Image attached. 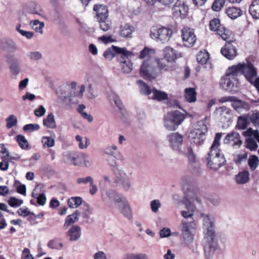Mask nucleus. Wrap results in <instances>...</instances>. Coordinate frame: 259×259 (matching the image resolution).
Returning <instances> with one entry per match:
<instances>
[{
	"mask_svg": "<svg viewBox=\"0 0 259 259\" xmlns=\"http://www.w3.org/2000/svg\"><path fill=\"white\" fill-rule=\"evenodd\" d=\"M203 232V245L204 255L206 259H211L214 252L218 248V244L216 239L214 219L212 215H204Z\"/></svg>",
	"mask_w": 259,
	"mask_h": 259,
	"instance_id": "1",
	"label": "nucleus"
},
{
	"mask_svg": "<svg viewBox=\"0 0 259 259\" xmlns=\"http://www.w3.org/2000/svg\"><path fill=\"white\" fill-rule=\"evenodd\" d=\"M222 136V133L216 134L207 159L208 166L214 170L220 168L225 162L224 155L219 149Z\"/></svg>",
	"mask_w": 259,
	"mask_h": 259,
	"instance_id": "2",
	"label": "nucleus"
},
{
	"mask_svg": "<svg viewBox=\"0 0 259 259\" xmlns=\"http://www.w3.org/2000/svg\"><path fill=\"white\" fill-rule=\"evenodd\" d=\"M207 127L203 121H199L188 135L190 143L196 146L202 145L205 139Z\"/></svg>",
	"mask_w": 259,
	"mask_h": 259,
	"instance_id": "3",
	"label": "nucleus"
},
{
	"mask_svg": "<svg viewBox=\"0 0 259 259\" xmlns=\"http://www.w3.org/2000/svg\"><path fill=\"white\" fill-rule=\"evenodd\" d=\"M112 48L119 55L118 59L121 71L124 73H130L133 70V63L128 58L134 56V53L125 48H119L113 45Z\"/></svg>",
	"mask_w": 259,
	"mask_h": 259,
	"instance_id": "4",
	"label": "nucleus"
},
{
	"mask_svg": "<svg viewBox=\"0 0 259 259\" xmlns=\"http://www.w3.org/2000/svg\"><path fill=\"white\" fill-rule=\"evenodd\" d=\"M185 118V114L179 111H170L164 116V126L168 131H176Z\"/></svg>",
	"mask_w": 259,
	"mask_h": 259,
	"instance_id": "5",
	"label": "nucleus"
},
{
	"mask_svg": "<svg viewBox=\"0 0 259 259\" xmlns=\"http://www.w3.org/2000/svg\"><path fill=\"white\" fill-rule=\"evenodd\" d=\"M140 73L141 76L148 80L155 79L159 75V70L156 65V60L148 59L142 64Z\"/></svg>",
	"mask_w": 259,
	"mask_h": 259,
	"instance_id": "6",
	"label": "nucleus"
},
{
	"mask_svg": "<svg viewBox=\"0 0 259 259\" xmlns=\"http://www.w3.org/2000/svg\"><path fill=\"white\" fill-rule=\"evenodd\" d=\"M196 228V224L195 221H182L181 222V238L187 246L193 241Z\"/></svg>",
	"mask_w": 259,
	"mask_h": 259,
	"instance_id": "7",
	"label": "nucleus"
},
{
	"mask_svg": "<svg viewBox=\"0 0 259 259\" xmlns=\"http://www.w3.org/2000/svg\"><path fill=\"white\" fill-rule=\"evenodd\" d=\"M172 33V30L168 28L153 26L151 28L150 35L152 39L165 43L170 39Z\"/></svg>",
	"mask_w": 259,
	"mask_h": 259,
	"instance_id": "8",
	"label": "nucleus"
},
{
	"mask_svg": "<svg viewBox=\"0 0 259 259\" xmlns=\"http://www.w3.org/2000/svg\"><path fill=\"white\" fill-rule=\"evenodd\" d=\"M187 195L188 199L185 200L184 203L187 210H182L181 211V215L185 219L191 218L193 215L195 205L200 204L201 202V200L196 195L192 196L188 193Z\"/></svg>",
	"mask_w": 259,
	"mask_h": 259,
	"instance_id": "9",
	"label": "nucleus"
},
{
	"mask_svg": "<svg viewBox=\"0 0 259 259\" xmlns=\"http://www.w3.org/2000/svg\"><path fill=\"white\" fill-rule=\"evenodd\" d=\"M103 154L106 157L108 164L112 167L116 165V160L120 156L117 146L114 144L107 145L104 149Z\"/></svg>",
	"mask_w": 259,
	"mask_h": 259,
	"instance_id": "10",
	"label": "nucleus"
},
{
	"mask_svg": "<svg viewBox=\"0 0 259 259\" xmlns=\"http://www.w3.org/2000/svg\"><path fill=\"white\" fill-rule=\"evenodd\" d=\"M220 26V20L214 18L209 23L210 29L211 30L217 31L218 34L221 36L222 39L225 41L229 40L232 35V33L228 29L223 28V29H218Z\"/></svg>",
	"mask_w": 259,
	"mask_h": 259,
	"instance_id": "11",
	"label": "nucleus"
},
{
	"mask_svg": "<svg viewBox=\"0 0 259 259\" xmlns=\"http://www.w3.org/2000/svg\"><path fill=\"white\" fill-rule=\"evenodd\" d=\"M113 172L117 175L120 188L124 192H126L130 191L132 188V185L126 174L123 170L118 169L116 170V171L114 170Z\"/></svg>",
	"mask_w": 259,
	"mask_h": 259,
	"instance_id": "12",
	"label": "nucleus"
},
{
	"mask_svg": "<svg viewBox=\"0 0 259 259\" xmlns=\"http://www.w3.org/2000/svg\"><path fill=\"white\" fill-rule=\"evenodd\" d=\"M169 147L174 150H180L183 142V136L178 132L172 133L166 136Z\"/></svg>",
	"mask_w": 259,
	"mask_h": 259,
	"instance_id": "13",
	"label": "nucleus"
},
{
	"mask_svg": "<svg viewBox=\"0 0 259 259\" xmlns=\"http://www.w3.org/2000/svg\"><path fill=\"white\" fill-rule=\"evenodd\" d=\"M182 36L184 45L186 47H191L196 42V37L193 29L184 28L182 30Z\"/></svg>",
	"mask_w": 259,
	"mask_h": 259,
	"instance_id": "14",
	"label": "nucleus"
},
{
	"mask_svg": "<svg viewBox=\"0 0 259 259\" xmlns=\"http://www.w3.org/2000/svg\"><path fill=\"white\" fill-rule=\"evenodd\" d=\"M189 8L186 0H178L172 8L174 16H186L188 14Z\"/></svg>",
	"mask_w": 259,
	"mask_h": 259,
	"instance_id": "15",
	"label": "nucleus"
},
{
	"mask_svg": "<svg viewBox=\"0 0 259 259\" xmlns=\"http://www.w3.org/2000/svg\"><path fill=\"white\" fill-rule=\"evenodd\" d=\"M241 74H243L246 79L250 83L253 82L257 75V71L253 65L247 62L246 64H242Z\"/></svg>",
	"mask_w": 259,
	"mask_h": 259,
	"instance_id": "16",
	"label": "nucleus"
},
{
	"mask_svg": "<svg viewBox=\"0 0 259 259\" xmlns=\"http://www.w3.org/2000/svg\"><path fill=\"white\" fill-rule=\"evenodd\" d=\"M117 209L126 218L130 219L132 216V209L128 201L124 197H122L116 204Z\"/></svg>",
	"mask_w": 259,
	"mask_h": 259,
	"instance_id": "17",
	"label": "nucleus"
},
{
	"mask_svg": "<svg viewBox=\"0 0 259 259\" xmlns=\"http://www.w3.org/2000/svg\"><path fill=\"white\" fill-rule=\"evenodd\" d=\"M221 52L229 60H233L237 56V49L230 41L226 42L224 47L222 48Z\"/></svg>",
	"mask_w": 259,
	"mask_h": 259,
	"instance_id": "18",
	"label": "nucleus"
},
{
	"mask_svg": "<svg viewBox=\"0 0 259 259\" xmlns=\"http://www.w3.org/2000/svg\"><path fill=\"white\" fill-rule=\"evenodd\" d=\"M164 58L168 63L175 64L176 60L181 57V54L170 47L163 50Z\"/></svg>",
	"mask_w": 259,
	"mask_h": 259,
	"instance_id": "19",
	"label": "nucleus"
},
{
	"mask_svg": "<svg viewBox=\"0 0 259 259\" xmlns=\"http://www.w3.org/2000/svg\"><path fill=\"white\" fill-rule=\"evenodd\" d=\"M224 143L235 147H240L242 144L240 136L237 132H234L228 134L224 139Z\"/></svg>",
	"mask_w": 259,
	"mask_h": 259,
	"instance_id": "20",
	"label": "nucleus"
},
{
	"mask_svg": "<svg viewBox=\"0 0 259 259\" xmlns=\"http://www.w3.org/2000/svg\"><path fill=\"white\" fill-rule=\"evenodd\" d=\"M236 77L230 76L226 74L222 77L220 81L221 88L226 91L231 90L234 86Z\"/></svg>",
	"mask_w": 259,
	"mask_h": 259,
	"instance_id": "21",
	"label": "nucleus"
},
{
	"mask_svg": "<svg viewBox=\"0 0 259 259\" xmlns=\"http://www.w3.org/2000/svg\"><path fill=\"white\" fill-rule=\"evenodd\" d=\"M123 196L112 190H108L102 194V198L106 202L114 201L116 204Z\"/></svg>",
	"mask_w": 259,
	"mask_h": 259,
	"instance_id": "22",
	"label": "nucleus"
},
{
	"mask_svg": "<svg viewBox=\"0 0 259 259\" xmlns=\"http://www.w3.org/2000/svg\"><path fill=\"white\" fill-rule=\"evenodd\" d=\"M42 11L39 9L38 5L34 3L27 5L23 9V15H42Z\"/></svg>",
	"mask_w": 259,
	"mask_h": 259,
	"instance_id": "23",
	"label": "nucleus"
},
{
	"mask_svg": "<svg viewBox=\"0 0 259 259\" xmlns=\"http://www.w3.org/2000/svg\"><path fill=\"white\" fill-rule=\"evenodd\" d=\"M235 182L238 185H244L249 182L250 174L248 170H244L239 172L234 178Z\"/></svg>",
	"mask_w": 259,
	"mask_h": 259,
	"instance_id": "24",
	"label": "nucleus"
},
{
	"mask_svg": "<svg viewBox=\"0 0 259 259\" xmlns=\"http://www.w3.org/2000/svg\"><path fill=\"white\" fill-rule=\"evenodd\" d=\"M79 153L68 151L63 154V160L64 162L72 164L74 165H78V159Z\"/></svg>",
	"mask_w": 259,
	"mask_h": 259,
	"instance_id": "25",
	"label": "nucleus"
},
{
	"mask_svg": "<svg viewBox=\"0 0 259 259\" xmlns=\"http://www.w3.org/2000/svg\"><path fill=\"white\" fill-rule=\"evenodd\" d=\"M81 234V228L77 225L72 226L67 232V235L69 237L71 241L78 240L80 238Z\"/></svg>",
	"mask_w": 259,
	"mask_h": 259,
	"instance_id": "26",
	"label": "nucleus"
},
{
	"mask_svg": "<svg viewBox=\"0 0 259 259\" xmlns=\"http://www.w3.org/2000/svg\"><path fill=\"white\" fill-rule=\"evenodd\" d=\"M215 113L222 120H229L232 116L231 110L226 106H222L217 108Z\"/></svg>",
	"mask_w": 259,
	"mask_h": 259,
	"instance_id": "27",
	"label": "nucleus"
},
{
	"mask_svg": "<svg viewBox=\"0 0 259 259\" xmlns=\"http://www.w3.org/2000/svg\"><path fill=\"white\" fill-rule=\"evenodd\" d=\"M232 106L238 113L242 112L243 109L248 110L249 109V106L247 103L242 101L235 97V100L232 103Z\"/></svg>",
	"mask_w": 259,
	"mask_h": 259,
	"instance_id": "28",
	"label": "nucleus"
},
{
	"mask_svg": "<svg viewBox=\"0 0 259 259\" xmlns=\"http://www.w3.org/2000/svg\"><path fill=\"white\" fill-rule=\"evenodd\" d=\"M156 65L159 70V74L162 71H173L176 69V65L172 63L171 65H167L159 59L156 60Z\"/></svg>",
	"mask_w": 259,
	"mask_h": 259,
	"instance_id": "29",
	"label": "nucleus"
},
{
	"mask_svg": "<svg viewBox=\"0 0 259 259\" xmlns=\"http://www.w3.org/2000/svg\"><path fill=\"white\" fill-rule=\"evenodd\" d=\"M80 215L81 213L78 210H75L72 214L68 215L65 219L63 225L64 229H66L71 224L75 223Z\"/></svg>",
	"mask_w": 259,
	"mask_h": 259,
	"instance_id": "30",
	"label": "nucleus"
},
{
	"mask_svg": "<svg viewBox=\"0 0 259 259\" xmlns=\"http://www.w3.org/2000/svg\"><path fill=\"white\" fill-rule=\"evenodd\" d=\"M183 155L186 157L190 163H193L196 161V155L191 146H187L182 151Z\"/></svg>",
	"mask_w": 259,
	"mask_h": 259,
	"instance_id": "31",
	"label": "nucleus"
},
{
	"mask_svg": "<svg viewBox=\"0 0 259 259\" xmlns=\"http://www.w3.org/2000/svg\"><path fill=\"white\" fill-rule=\"evenodd\" d=\"M197 61L202 65H206V68H210V66L208 62L209 59V55L206 51H200L196 57Z\"/></svg>",
	"mask_w": 259,
	"mask_h": 259,
	"instance_id": "32",
	"label": "nucleus"
},
{
	"mask_svg": "<svg viewBox=\"0 0 259 259\" xmlns=\"http://www.w3.org/2000/svg\"><path fill=\"white\" fill-rule=\"evenodd\" d=\"M135 31L133 26L125 24L120 26V35L124 37H131L132 33Z\"/></svg>",
	"mask_w": 259,
	"mask_h": 259,
	"instance_id": "33",
	"label": "nucleus"
},
{
	"mask_svg": "<svg viewBox=\"0 0 259 259\" xmlns=\"http://www.w3.org/2000/svg\"><path fill=\"white\" fill-rule=\"evenodd\" d=\"M77 162L78 165L89 167L92 165L93 161L91 157L88 155L82 153H79Z\"/></svg>",
	"mask_w": 259,
	"mask_h": 259,
	"instance_id": "34",
	"label": "nucleus"
},
{
	"mask_svg": "<svg viewBox=\"0 0 259 259\" xmlns=\"http://www.w3.org/2000/svg\"><path fill=\"white\" fill-rule=\"evenodd\" d=\"M151 94H152V95L150 96L149 98L156 100L158 101L165 100L168 98V95L165 92L155 89L152 90Z\"/></svg>",
	"mask_w": 259,
	"mask_h": 259,
	"instance_id": "35",
	"label": "nucleus"
},
{
	"mask_svg": "<svg viewBox=\"0 0 259 259\" xmlns=\"http://www.w3.org/2000/svg\"><path fill=\"white\" fill-rule=\"evenodd\" d=\"M98 21L100 28L104 31H107L111 27L112 22L109 17H98Z\"/></svg>",
	"mask_w": 259,
	"mask_h": 259,
	"instance_id": "36",
	"label": "nucleus"
},
{
	"mask_svg": "<svg viewBox=\"0 0 259 259\" xmlns=\"http://www.w3.org/2000/svg\"><path fill=\"white\" fill-rule=\"evenodd\" d=\"M185 97L187 101L193 103L196 101V92L194 88H187L185 90Z\"/></svg>",
	"mask_w": 259,
	"mask_h": 259,
	"instance_id": "37",
	"label": "nucleus"
},
{
	"mask_svg": "<svg viewBox=\"0 0 259 259\" xmlns=\"http://www.w3.org/2000/svg\"><path fill=\"white\" fill-rule=\"evenodd\" d=\"M242 67V64H238L236 65H233L229 67L226 72V74L230 76H234L241 74V69Z\"/></svg>",
	"mask_w": 259,
	"mask_h": 259,
	"instance_id": "38",
	"label": "nucleus"
},
{
	"mask_svg": "<svg viewBox=\"0 0 259 259\" xmlns=\"http://www.w3.org/2000/svg\"><path fill=\"white\" fill-rule=\"evenodd\" d=\"M155 50L146 47L140 52L139 58L140 59H142L145 58H149V59H152L151 58L155 55Z\"/></svg>",
	"mask_w": 259,
	"mask_h": 259,
	"instance_id": "39",
	"label": "nucleus"
},
{
	"mask_svg": "<svg viewBox=\"0 0 259 259\" xmlns=\"http://www.w3.org/2000/svg\"><path fill=\"white\" fill-rule=\"evenodd\" d=\"M44 125L49 128H55L56 127V121L54 114L51 113L43 120Z\"/></svg>",
	"mask_w": 259,
	"mask_h": 259,
	"instance_id": "40",
	"label": "nucleus"
},
{
	"mask_svg": "<svg viewBox=\"0 0 259 259\" xmlns=\"http://www.w3.org/2000/svg\"><path fill=\"white\" fill-rule=\"evenodd\" d=\"M249 118L248 115H243L238 117L237 126L240 128L245 129L249 123Z\"/></svg>",
	"mask_w": 259,
	"mask_h": 259,
	"instance_id": "41",
	"label": "nucleus"
},
{
	"mask_svg": "<svg viewBox=\"0 0 259 259\" xmlns=\"http://www.w3.org/2000/svg\"><path fill=\"white\" fill-rule=\"evenodd\" d=\"M94 10L96 12L97 16H107L108 13V10L106 6L104 5H95Z\"/></svg>",
	"mask_w": 259,
	"mask_h": 259,
	"instance_id": "42",
	"label": "nucleus"
},
{
	"mask_svg": "<svg viewBox=\"0 0 259 259\" xmlns=\"http://www.w3.org/2000/svg\"><path fill=\"white\" fill-rule=\"evenodd\" d=\"M69 207L76 208L79 207L82 203V199L80 197H72L67 201Z\"/></svg>",
	"mask_w": 259,
	"mask_h": 259,
	"instance_id": "43",
	"label": "nucleus"
},
{
	"mask_svg": "<svg viewBox=\"0 0 259 259\" xmlns=\"http://www.w3.org/2000/svg\"><path fill=\"white\" fill-rule=\"evenodd\" d=\"M137 84L139 85L140 92L142 94L148 96L149 97L152 93V90L150 89L149 87L141 80H137Z\"/></svg>",
	"mask_w": 259,
	"mask_h": 259,
	"instance_id": "44",
	"label": "nucleus"
},
{
	"mask_svg": "<svg viewBox=\"0 0 259 259\" xmlns=\"http://www.w3.org/2000/svg\"><path fill=\"white\" fill-rule=\"evenodd\" d=\"M249 11L251 16H259V0H254L252 2Z\"/></svg>",
	"mask_w": 259,
	"mask_h": 259,
	"instance_id": "45",
	"label": "nucleus"
},
{
	"mask_svg": "<svg viewBox=\"0 0 259 259\" xmlns=\"http://www.w3.org/2000/svg\"><path fill=\"white\" fill-rule=\"evenodd\" d=\"M248 164L251 170H255L259 165L258 157L255 155H251L248 159Z\"/></svg>",
	"mask_w": 259,
	"mask_h": 259,
	"instance_id": "46",
	"label": "nucleus"
},
{
	"mask_svg": "<svg viewBox=\"0 0 259 259\" xmlns=\"http://www.w3.org/2000/svg\"><path fill=\"white\" fill-rule=\"evenodd\" d=\"M31 27L37 32L40 34L43 33L42 28L44 27V23L38 20L31 21L30 23Z\"/></svg>",
	"mask_w": 259,
	"mask_h": 259,
	"instance_id": "47",
	"label": "nucleus"
},
{
	"mask_svg": "<svg viewBox=\"0 0 259 259\" xmlns=\"http://www.w3.org/2000/svg\"><path fill=\"white\" fill-rule=\"evenodd\" d=\"M27 56L28 59L32 61H38L42 59L43 56L39 51H31L28 53Z\"/></svg>",
	"mask_w": 259,
	"mask_h": 259,
	"instance_id": "48",
	"label": "nucleus"
},
{
	"mask_svg": "<svg viewBox=\"0 0 259 259\" xmlns=\"http://www.w3.org/2000/svg\"><path fill=\"white\" fill-rule=\"evenodd\" d=\"M3 48L4 50L11 52H14L18 49L16 43L11 39L6 40L5 46L3 47Z\"/></svg>",
	"mask_w": 259,
	"mask_h": 259,
	"instance_id": "49",
	"label": "nucleus"
},
{
	"mask_svg": "<svg viewBox=\"0 0 259 259\" xmlns=\"http://www.w3.org/2000/svg\"><path fill=\"white\" fill-rule=\"evenodd\" d=\"M228 16H241L243 15L241 10L236 7H230L226 10Z\"/></svg>",
	"mask_w": 259,
	"mask_h": 259,
	"instance_id": "50",
	"label": "nucleus"
},
{
	"mask_svg": "<svg viewBox=\"0 0 259 259\" xmlns=\"http://www.w3.org/2000/svg\"><path fill=\"white\" fill-rule=\"evenodd\" d=\"M76 140L78 142V147L80 149H85L90 144V141L87 138H85L83 140L79 135L75 137Z\"/></svg>",
	"mask_w": 259,
	"mask_h": 259,
	"instance_id": "51",
	"label": "nucleus"
},
{
	"mask_svg": "<svg viewBox=\"0 0 259 259\" xmlns=\"http://www.w3.org/2000/svg\"><path fill=\"white\" fill-rule=\"evenodd\" d=\"M250 122L255 126L259 125V111H253L251 114L249 115Z\"/></svg>",
	"mask_w": 259,
	"mask_h": 259,
	"instance_id": "52",
	"label": "nucleus"
},
{
	"mask_svg": "<svg viewBox=\"0 0 259 259\" xmlns=\"http://www.w3.org/2000/svg\"><path fill=\"white\" fill-rule=\"evenodd\" d=\"M247 157V153L245 152L236 153L233 155V161L236 164H240L243 160H245Z\"/></svg>",
	"mask_w": 259,
	"mask_h": 259,
	"instance_id": "53",
	"label": "nucleus"
},
{
	"mask_svg": "<svg viewBox=\"0 0 259 259\" xmlns=\"http://www.w3.org/2000/svg\"><path fill=\"white\" fill-rule=\"evenodd\" d=\"M16 140L20 147L23 149H25L28 147V143L24 136L19 135L16 137Z\"/></svg>",
	"mask_w": 259,
	"mask_h": 259,
	"instance_id": "54",
	"label": "nucleus"
},
{
	"mask_svg": "<svg viewBox=\"0 0 259 259\" xmlns=\"http://www.w3.org/2000/svg\"><path fill=\"white\" fill-rule=\"evenodd\" d=\"M41 142L44 147H52L55 145L54 139L49 137H43L41 139Z\"/></svg>",
	"mask_w": 259,
	"mask_h": 259,
	"instance_id": "55",
	"label": "nucleus"
},
{
	"mask_svg": "<svg viewBox=\"0 0 259 259\" xmlns=\"http://www.w3.org/2000/svg\"><path fill=\"white\" fill-rule=\"evenodd\" d=\"M85 87L84 85L82 84L81 85L80 87V89L79 91V92L76 94V93L72 94V93H69V94H64V95H60V97L61 99H66L67 98H70L74 96H80V97L82 96V94L83 92L85 91Z\"/></svg>",
	"mask_w": 259,
	"mask_h": 259,
	"instance_id": "56",
	"label": "nucleus"
},
{
	"mask_svg": "<svg viewBox=\"0 0 259 259\" xmlns=\"http://www.w3.org/2000/svg\"><path fill=\"white\" fill-rule=\"evenodd\" d=\"M7 127L11 128L15 126L17 123V118L13 114L10 115L7 119Z\"/></svg>",
	"mask_w": 259,
	"mask_h": 259,
	"instance_id": "57",
	"label": "nucleus"
},
{
	"mask_svg": "<svg viewBox=\"0 0 259 259\" xmlns=\"http://www.w3.org/2000/svg\"><path fill=\"white\" fill-rule=\"evenodd\" d=\"M109 99L111 102H114L115 105L119 109L121 108V103L118 96L115 93H112L109 96Z\"/></svg>",
	"mask_w": 259,
	"mask_h": 259,
	"instance_id": "58",
	"label": "nucleus"
},
{
	"mask_svg": "<svg viewBox=\"0 0 259 259\" xmlns=\"http://www.w3.org/2000/svg\"><path fill=\"white\" fill-rule=\"evenodd\" d=\"M48 246L52 249L60 250L63 247V244L62 242H57L55 240H50L48 244Z\"/></svg>",
	"mask_w": 259,
	"mask_h": 259,
	"instance_id": "59",
	"label": "nucleus"
},
{
	"mask_svg": "<svg viewBox=\"0 0 259 259\" xmlns=\"http://www.w3.org/2000/svg\"><path fill=\"white\" fill-rule=\"evenodd\" d=\"M225 0H215L212 5V9L216 12L220 11L224 6Z\"/></svg>",
	"mask_w": 259,
	"mask_h": 259,
	"instance_id": "60",
	"label": "nucleus"
},
{
	"mask_svg": "<svg viewBox=\"0 0 259 259\" xmlns=\"http://www.w3.org/2000/svg\"><path fill=\"white\" fill-rule=\"evenodd\" d=\"M8 202L12 207H18L23 203V201L22 200L12 197L9 199Z\"/></svg>",
	"mask_w": 259,
	"mask_h": 259,
	"instance_id": "61",
	"label": "nucleus"
},
{
	"mask_svg": "<svg viewBox=\"0 0 259 259\" xmlns=\"http://www.w3.org/2000/svg\"><path fill=\"white\" fill-rule=\"evenodd\" d=\"M117 54L113 49L112 47L106 50L103 54L104 57L108 60H111L115 55Z\"/></svg>",
	"mask_w": 259,
	"mask_h": 259,
	"instance_id": "62",
	"label": "nucleus"
},
{
	"mask_svg": "<svg viewBox=\"0 0 259 259\" xmlns=\"http://www.w3.org/2000/svg\"><path fill=\"white\" fill-rule=\"evenodd\" d=\"M9 68L12 76H14V78H16L20 72L19 64L9 66Z\"/></svg>",
	"mask_w": 259,
	"mask_h": 259,
	"instance_id": "63",
	"label": "nucleus"
},
{
	"mask_svg": "<svg viewBox=\"0 0 259 259\" xmlns=\"http://www.w3.org/2000/svg\"><path fill=\"white\" fill-rule=\"evenodd\" d=\"M87 96L89 98L93 99L98 96V94L93 88L92 84H90L87 89Z\"/></svg>",
	"mask_w": 259,
	"mask_h": 259,
	"instance_id": "64",
	"label": "nucleus"
}]
</instances>
